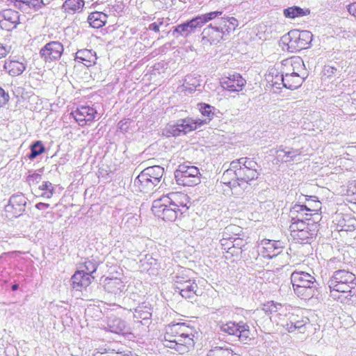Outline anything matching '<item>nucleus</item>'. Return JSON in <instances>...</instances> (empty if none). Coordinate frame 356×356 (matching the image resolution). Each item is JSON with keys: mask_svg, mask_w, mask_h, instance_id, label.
<instances>
[{"mask_svg": "<svg viewBox=\"0 0 356 356\" xmlns=\"http://www.w3.org/2000/svg\"><path fill=\"white\" fill-rule=\"evenodd\" d=\"M191 328L186 323L168 325L164 335V346L179 354L188 353L194 345Z\"/></svg>", "mask_w": 356, "mask_h": 356, "instance_id": "1", "label": "nucleus"}, {"mask_svg": "<svg viewBox=\"0 0 356 356\" xmlns=\"http://www.w3.org/2000/svg\"><path fill=\"white\" fill-rule=\"evenodd\" d=\"M294 293L301 299L309 300L318 293L315 277L304 271H294L291 275Z\"/></svg>", "mask_w": 356, "mask_h": 356, "instance_id": "2", "label": "nucleus"}, {"mask_svg": "<svg viewBox=\"0 0 356 356\" xmlns=\"http://www.w3.org/2000/svg\"><path fill=\"white\" fill-rule=\"evenodd\" d=\"M330 296L333 299H340L339 293H352L356 286V276L353 273L346 270H338L327 282Z\"/></svg>", "mask_w": 356, "mask_h": 356, "instance_id": "3", "label": "nucleus"}, {"mask_svg": "<svg viewBox=\"0 0 356 356\" xmlns=\"http://www.w3.org/2000/svg\"><path fill=\"white\" fill-rule=\"evenodd\" d=\"M164 174V168L153 165L145 168L135 179L134 187L136 191L147 193L160 183Z\"/></svg>", "mask_w": 356, "mask_h": 356, "instance_id": "4", "label": "nucleus"}, {"mask_svg": "<svg viewBox=\"0 0 356 356\" xmlns=\"http://www.w3.org/2000/svg\"><path fill=\"white\" fill-rule=\"evenodd\" d=\"M189 272V270H181L174 277V289L183 298L191 300L192 302L195 297L199 296V288L195 280L187 275V273Z\"/></svg>", "mask_w": 356, "mask_h": 356, "instance_id": "5", "label": "nucleus"}, {"mask_svg": "<svg viewBox=\"0 0 356 356\" xmlns=\"http://www.w3.org/2000/svg\"><path fill=\"white\" fill-rule=\"evenodd\" d=\"M312 37V33L309 31L293 29L283 35L281 40L286 45L288 51L296 52L309 47Z\"/></svg>", "mask_w": 356, "mask_h": 356, "instance_id": "6", "label": "nucleus"}, {"mask_svg": "<svg viewBox=\"0 0 356 356\" xmlns=\"http://www.w3.org/2000/svg\"><path fill=\"white\" fill-rule=\"evenodd\" d=\"M175 177L177 184L184 186H193L200 182L199 169L187 163H183L178 166L175 172Z\"/></svg>", "mask_w": 356, "mask_h": 356, "instance_id": "7", "label": "nucleus"}, {"mask_svg": "<svg viewBox=\"0 0 356 356\" xmlns=\"http://www.w3.org/2000/svg\"><path fill=\"white\" fill-rule=\"evenodd\" d=\"M238 166V180L242 184H250V181L255 180L259 177V165L252 159L242 157L237 159Z\"/></svg>", "mask_w": 356, "mask_h": 356, "instance_id": "8", "label": "nucleus"}, {"mask_svg": "<svg viewBox=\"0 0 356 356\" xmlns=\"http://www.w3.org/2000/svg\"><path fill=\"white\" fill-rule=\"evenodd\" d=\"M314 208H310L307 205H301L300 204H296L291 209L289 212V217L291 220L294 221H312L311 216H316V218H318V211L321 208V202L316 201L314 202Z\"/></svg>", "mask_w": 356, "mask_h": 356, "instance_id": "9", "label": "nucleus"}, {"mask_svg": "<svg viewBox=\"0 0 356 356\" xmlns=\"http://www.w3.org/2000/svg\"><path fill=\"white\" fill-rule=\"evenodd\" d=\"M220 330L229 335L236 336L243 343H247L250 338L249 326L243 322L235 323L229 321L220 325Z\"/></svg>", "mask_w": 356, "mask_h": 356, "instance_id": "10", "label": "nucleus"}, {"mask_svg": "<svg viewBox=\"0 0 356 356\" xmlns=\"http://www.w3.org/2000/svg\"><path fill=\"white\" fill-rule=\"evenodd\" d=\"M152 211L158 218L165 221H175L182 212L177 209H174L169 204H163L161 198L157 199L153 202Z\"/></svg>", "mask_w": 356, "mask_h": 356, "instance_id": "11", "label": "nucleus"}, {"mask_svg": "<svg viewBox=\"0 0 356 356\" xmlns=\"http://www.w3.org/2000/svg\"><path fill=\"white\" fill-rule=\"evenodd\" d=\"M27 199L22 194H16L10 197L8 204L5 206V215L11 219L20 216L25 211Z\"/></svg>", "mask_w": 356, "mask_h": 356, "instance_id": "12", "label": "nucleus"}, {"mask_svg": "<svg viewBox=\"0 0 356 356\" xmlns=\"http://www.w3.org/2000/svg\"><path fill=\"white\" fill-rule=\"evenodd\" d=\"M63 45L59 41L47 43L40 50V56L45 63L58 60L63 54Z\"/></svg>", "mask_w": 356, "mask_h": 356, "instance_id": "13", "label": "nucleus"}, {"mask_svg": "<svg viewBox=\"0 0 356 356\" xmlns=\"http://www.w3.org/2000/svg\"><path fill=\"white\" fill-rule=\"evenodd\" d=\"M284 319L280 318L277 324H281L288 332H293L298 330L300 332H304L305 325L309 323V319L303 316L290 314L286 323L283 322Z\"/></svg>", "mask_w": 356, "mask_h": 356, "instance_id": "14", "label": "nucleus"}, {"mask_svg": "<svg viewBox=\"0 0 356 356\" xmlns=\"http://www.w3.org/2000/svg\"><path fill=\"white\" fill-rule=\"evenodd\" d=\"M97 115V110L89 106H81L71 113V115L81 127L92 122Z\"/></svg>", "mask_w": 356, "mask_h": 356, "instance_id": "15", "label": "nucleus"}, {"mask_svg": "<svg viewBox=\"0 0 356 356\" xmlns=\"http://www.w3.org/2000/svg\"><path fill=\"white\" fill-rule=\"evenodd\" d=\"M161 198L163 204H169L174 209L181 211L182 209H187V204L189 203L188 197L186 194L180 192L170 193Z\"/></svg>", "mask_w": 356, "mask_h": 356, "instance_id": "16", "label": "nucleus"}, {"mask_svg": "<svg viewBox=\"0 0 356 356\" xmlns=\"http://www.w3.org/2000/svg\"><path fill=\"white\" fill-rule=\"evenodd\" d=\"M19 23V14L13 9H6L0 12V26L2 29L10 31Z\"/></svg>", "mask_w": 356, "mask_h": 356, "instance_id": "17", "label": "nucleus"}, {"mask_svg": "<svg viewBox=\"0 0 356 356\" xmlns=\"http://www.w3.org/2000/svg\"><path fill=\"white\" fill-rule=\"evenodd\" d=\"M282 73L285 75L304 74L305 70L304 62L300 57H293L282 62Z\"/></svg>", "mask_w": 356, "mask_h": 356, "instance_id": "18", "label": "nucleus"}, {"mask_svg": "<svg viewBox=\"0 0 356 356\" xmlns=\"http://www.w3.org/2000/svg\"><path fill=\"white\" fill-rule=\"evenodd\" d=\"M238 166L239 165L237 160L232 161L229 168L224 172L221 177V182L231 189L241 186V183L238 180Z\"/></svg>", "mask_w": 356, "mask_h": 356, "instance_id": "19", "label": "nucleus"}, {"mask_svg": "<svg viewBox=\"0 0 356 356\" xmlns=\"http://www.w3.org/2000/svg\"><path fill=\"white\" fill-rule=\"evenodd\" d=\"M220 83L222 87L227 90L230 92H240L245 85L246 81L240 74L235 73L223 78Z\"/></svg>", "mask_w": 356, "mask_h": 356, "instance_id": "20", "label": "nucleus"}, {"mask_svg": "<svg viewBox=\"0 0 356 356\" xmlns=\"http://www.w3.org/2000/svg\"><path fill=\"white\" fill-rule=\"evenodd\" d=\"M261 244L262 251L261 254L264 257L272 259L281 254L284 250L283 243L280 241H270L264 239L262 241Z\"/></svg>", "mask_w": 356, "mask_h": 356, "instance_id": "21", "label": "nucleus"}, {"mask_svg": "<svg viewBox=\"0 0 356 356\" xmlns=\"http://www.w3.org/2000/svg\"><path fill=\"white\" fill-rule=\"evenodd\" d=\"M200 27V26L198 21L196 17H194L191 20H188L174 27L172 35L177 38L179 37L186 38L190 34L195 33L196 29Z\"/></svg>", "mask_w": 356, "mask_h": 356, "instance_id": "22", "label": "nucleus"}, {"mask_svg": "<svg viewBox=\"0 0 356 356\" xmlns=\"http://www.w3.org/2000/svg\"><path fill=\"white\" fill-rule=\"evenodd\" d=\"M223 33L213 24L204 29L202 33V40L209 42L211 44L218 43L223 38Z\"/></svg>", "mask_w": 356, "mask_h": 356, "instance_id": "23", "label": "nucleus"}, {"mask_svg": "<svg viewBox=\"0 0 356 356\" xmlns=\"http://www.w3.org/2000/svg\"><path fill=\"white\" fill-rule=\"evenodd\" d=\"M93 279L89 275H85L84 270L76 271L71 278V286L73 289L81 291L82 289L86 288L91 283V280Z\"/></svg>", "mask_w": 356, "mask_h": 356, "instance_id": "24", "label": "nucleus"}, {"mask_svg": "<svg viewBox=\"0 0 356 356\" xmlns=\"http://www.w3.org/2000/svg\"><path fill=\"white\" fill-rule=\"evenodd\" d=\"M177 121L178 127L181 128L183 134L194 131L207 122L206 121H200V119H193L191 118L179 119Z\"/></svg>", "mask_w": 356, "mask_h": 356, "instance_id": "25", "label": "nucleus"}, {"mask_svg": "<svg viewBox=\"0 0 356 356\" xmlns=\"http://www.w3.org/2000/svg\"><path fill=\"white\" fill-rule=\"evenodd\" d=\"M235 229H239V227L235 225H229L225 227L222 234V238L220 240L222 248L232 255H238V252L233 250L232 248L230 241H232L233 236H229V233L234 232Z\"/></svg>", "mask_w": 356, "mask_h": 356, "instance_id": "26", "label": "nucleus"}, {"mask_svg": "<svg viewBox=\"0 0 356 356\" xmlns=\"http://www.w3.org/2000/svg\"><path fill=\"white\" fill-rule=\"evenodd\" d=\"M152 305L148 302H143L134 309V317L137 320L148 321L152 317Z\"/></svg>", "mask_w": 356, "mask_h": 356, "instance_id": "27", "label": "nucleus"}, {"mask_svg": "<svg viewBox=\"0 0 356 356\" xmlns=\"http://www.w3.org/2000/svg\"><path fill=\"white\" fill-rule=\"evenodd\" d=\"M96 54L90 49H83L77 51L75 55V60L84 63V65L90 66L95 63Z\"/></svg>", "mask_w": 356, "mask_h": 356, "instance_id": "28", "label": "nucleus"}, {"mask_svg": "<svg viewBox=\"0 0 356 356\" xmlns=\"http://www.w3.org/2000/svg\"><path fill=\"white\" fill-rule=\"evenodd\" d=\"M3 67L13 76L22 74L26 70V65L24 63L14 60H6Z\"/></svg>", "mask_w": 356, "mask_h": 356, "instance_id": "29", "label": "nucleus"}, {"mask_svg": "<svg viewBox=\"0 0 356 356\" xmlns=\"http://www.w3.org/2000/svg\"><path fill=\"white\" fill-rule=\"evenodd\" d=\"M84 5L83 0H65L62 6V9L65 13L73 15L81 13Z\"/></svg>", "mask_w": 356, "mask_h": 356, "instance_id": "30", "label": "nucleus"}, {"mask_svg": "<svg viewBox=\"0 0 356 356\" xmlns=\"http://www.w3.org/2000/svg\"><path fill=\"white\" fill-rule=\"evenodd\" d=\"M291 236L300 243H310V241L316 235V227H309L302 232L291 234Z\"/></svg>", "mask_w": 356, "mask_h": 356, "instance_id": "31", "label": "nucleus"}, {"mask_svg": "<svg viewBox=\"0 0 356 356\" xmlns=\"http://www.w3.org/2000/svg\"><path fill=\"white\" fill-rule=\"evenodd\" d=\"M107 18L104 13L96 11L89 15L88 22L92 28L99 29L106 24Z\"/></svg>", "mask_w": 356, "mask_h": 356, "instance_id": "32", "label": "nucleus"}, {"mask_svg": "<svg viewBox=\"0 0 356 356\" xmlns=\"http://www.w3.org/2000/svg\"><path fill=\"white\" fill-rule=\"evenodd\" d=\"M264 310L272 315L270 318L276 320V318H282L281 316L283 315L285 309L281 304L271 301L264 305ZM277 321H280V320Z\"/></svg>", "mask_w": 356, "mask_h": 356, "instance_id": "33", "label": "nucleus"}, {"mask_svg": "<svg viewBox=\"0 0 356 356\" xmlns=\"http://www.w3.org/2000/svg\"><path fill=\"white\" fill-rule=\"evenodd\" d=\"M124 284L122 281L117 277L106 280L104 288L106 291L111 293H120L124 289Z\"/></svg>", "mask_w": 356, "mask_h": 356, "instance_id": "34", "label": "nucleus"}, {"mask_svg": "<svg viewBox=\"0 0 356 356\" xmlns=\"http://www.w3.org/2000/svg\"><path fill=\"white\" fill-rule=\"evenodd\" d=\"M304 79V74L285 75L284 87L289 90L297 89L302 85Z\"/></svg>", "mask_w": 356, "mask_h": 356, "instance_id": "35", "label": "nucleus"}, {"mask_svg": "<svg viewBox=\"0 0 356 356\" xmlns=\"http://www.w3.org/2000/svg\"><path fill=\"white\" fill-rule=\"evenodd\" d=\"M317 220V218H314L312 220V222L310 221H294L291 220V225L289 226V229L291 231V234H293L295 232H302L303 230H305L306 229H308L311 227H317V225L315 224V221Z\"/></svg>", "mask_w": 356, "mask_h": 356, "instance_id": "36", "label": "nucleus"}, {"mask_svg": "<svg viewBox=\"0 0 356 356\" xmlns=\"http://www.w3.org/2000/svg\"><path fill=\"white\" fill-rule=\"evenodd\" d=\"M108 327L111 332L119 334L125 330L126 323L120 318L111 317L108 321Z\"/></svg>", "mask_w": 356, "mask_h": 356, "instance_id": "37", "label": "nucleus"}, {"mask_svg": "<svg viewBox=\"0 0 356 356\" xmlns=\"http://www.w3.org/2000/svg\"><path fill=\"white\" fill-rule=\"evenodd\" d=\"M300 154L299 149H290L289 150L284 149H279L277 151V158L282 162H291L296 159V157Z\"/></svg>", "mask_w": 356, "mask_h": 356, "instance_id": "38", "label": "nucleus"}, {"mask_svg": "<svg viewBox=\"0 0 356 356\" xmlns=\"http://www.w3.org/2000/svg\"><path fill=\"white\" fill-rule=\"evenodd\" d=\"M197 107L202 115L206 117L204 120L200 119V121H206L205 124H209L214 116L215 108L205 103L198 104Z\"/></svg>", "mask_w": 356, "mask_h": 356, "instance_id": "39", "label": "nucleus"}, {"mask_svg": "<svg viewBox=\"0 0 356 356\" xmlns=\"http://www.w3.org/2000/svg\"><path fill=\"white\" fill-rule=\"evenodd\" d=\"M309 10H303L298 6L289 7L284 10V15L287 18L294 19L309 14Z\"/></svg>", "mask_w": 356, "mask_h": 356, "instance_id": "40", "label": "nucleus"}, {"mask_svg": "<svg viewBox=\"0 0 356 356\" xmlns=\"http://www.w3.org/2000/svg\"><path fill=\"white\" fill-rule=\"evenodd\" d=\"M45 150L44 146L42 141L37 140L31 145V152L28 157L30 159H34L40 154H42Z\"/></svg>", "mask_w": 356, "mask_h": 356, "instance_id": "41", "label": "nucleus"}, {"mask_svg": "<svg viewBox=\"0 0 356 356\" xmlns=\"http://www.w3.org/2000/svg\"><path fill=\"white\" fill-rule=\"evenodd\" d=\"M39 190L42 191L40 196L43 198L49 199L54 193V186L50 181H43L39 186Z\"/></svg>", "mask_w": 356, "mask_h": 356, "instance_id": "42", "label": "nucleus"}, {"mask_svg": "<svg viewBox=\"0 0 356 356\" xmlns=\"http://www.w3.org/2000/svg\"><path fill=\"white\" fill-rule=\"evenodd\" d=\"M222 14V11H213L210 12L204 15H198L196 17L198 23L200 24V27H202L204 24L211 21L212 19H216L218 16H220Z\"/></svg>", "mask_w": 356, "mask_h": 356, "instance_id": "43", "label": "nucleus"}, {"mask_svg": "<svg viewBox=\"0 0 356 356\" xmlns=\"http://www.w3.org/2000/svg\"><path fill=\"white\" fill-rule=\"evenodd\" d=\"M207 356H233V351L228 348L216 346L209 351Z\"/></svg>", "mask_w": 356, "mask_h": 356, "instance_id": "44", "label": "nucleus"}, {"mask_svg": "<svg viewBox=\"0 0 356 356\" xmlns=\"http://www.w3.org/2000/svg\"><path fill=\"white\" fill-rule=\"evenodd\" d=\"M182 134L181 128L178 127V121L175 124H168L163 129V134L167 137H176Z\"/></svg>", "mask_w": 356, "mask_h": 356, "instance_id": "45", "label": "nucleus"}, {"mask_svg": "<svg viewBox=\"0 0 356 356\" xmlns=\"http://www.w3.org/2000/svg\"><path fill=\"white\" fill-rule=\"evenodd\" d=\"M18 1L28 6L34 10H38L45 5L43 0H18Z\"/></svg>", "mask_w": 356, "mask_h": 356, "instance_id": "46", "label": "nucleus"}, {"mask_svg": "<svg viewBox=\"0 0 356 356\" xmlns=\"http://www.w3.org/2000/svg\"><path fill=\"white\" fill-rule=\"evenodd\" d=\"M232 243V248L233 250L238 252V254L242 252L243 248L245 246L247 243L241 238L233 237Z\"/></svg>", "mask_w": 356, "mask_h": 356, "instance_id": "47", "label": "nucleus"}, {"mask_svg": "<svg viewBox=\"0 0 356 356\" xmlns=\"http://www.w3.org/2000/svg\"><path fill=\"white\" fill-rule=\"evenodd\" d=\"M348 92H341L340 95L341 100H343L344 102L351 103L352 104L356 105V103L355 102L356 99V92H353V93L350 94V92L352 90V89L348 88Z\"/></svg>", "mask_w": 356, "mask_h": 356, "instance_id": "48", "label": "nucleus"}, {"mask_svg": "<svg viewBox=\"0 0 356 356\" xmlns=\"http://www.w3.org/2000/svg\"><path fill=\"white\" fill-rule=\"evenodd\" d=\"M271 82L272 85L275 86L277 88H280L281 85L284 87V83L285 82L284 73H282L281 71V74L277 73L275 76H273Z\"/></svg>", "mask_w": 356, "mask_h": 356, "instance_id": "49", "label": "nucleus"}, {"mask_svg": "<svg viewBox=\"0 0 356 356\" xmlns=\"http://www.w3.org/2000/svg\"><path fill=\"white\" fill-rule=\"evenodd\" d=\"M42 179V175L39 173H32L26 177V182L30 186L38 184Z\"/></svg>", "mask_w": 356, "mask_h": 356, "instance_id": "50", "label": "nucleus"}, {"mask_svg": "<svg viewBox=\"0 0 356 356\" xmlns=\"http://www.w3.org/2000/svg\"><path fill=\"white\" fill-rule=\"evenodd\" d=\"M84 268L86 270L85 275L91 276V274L96 271L97 265L94 261H86L84 263Z\"/></svg>", "mask_w": 356, "mask_h": 356, "instance_id": "51", "label": "nucleus"}, {"mask_svg": "<svg viewBox=\"0 0 356 356\" xmlns=\"http://www.w3.org/2000/svg\"><path fill=\"white\" fill-rule=\"evenodd\" d=\"M213 25L222 32L224 35L225 33L227 32V18L222 17L216 21Z\"/></svg>", "mask_w": 356, "mask_h": 356, "instance_id": "52", "label": "nucleus"}, {"mask_svg": "<svg viewBox=\"0 0 356 356\" xmlns=\"http://www.w3.org/2000/svg\"><path fill=\"white\" fill-rule=\"evenodd\" d=\"M339 65L337 64L336 65H325L323 69L324 74L327 76H331L333 75L337 71H339Z\"/></svg>", "mask_w": 356, "mask_h": 356, "instance_id": "53", "label": "nucleus"}, {"mask_svg": "<svg viewBox=\"0 0 356 356\" xmlns=\"http://www.w3.org/2000/svg\"><path fill=\"white\" fill-rule=\"evenodd\" d=\"M227 32L229 33L231 31L235 30L236 27L238 26V20L233 17H227Z\"/></svg>", "mask_w": 356, "mask_h": 356, "instance_id": "54", "label": "nucleus"}, {"mask_svg": "<svg viewBox=\"0 0 356 356\" xmlns=\"http://www.w3.org/2000/svg\"><path fill=\"white\" fill-rule=\"evenodd\" d=\"M9 100V95L0 87V107L3 106Z\"/></svg>", "mask_w": 356, "mask_h": 356, "instance_id": "55", "label": "nucleus"}, {"mask_svg": "<svg viewBox=\"0 0 356 356\" xmlns=\"http://www.w3.org/2000/svg\"><path fill=\"white\" fill-rule=\"evenodd\" d=\"M11 50V46L0 42V58H5Z\"/></svg>", "mask_w": 356, "mask_h": 356, "instance_id": "56", "label": "nucleus"}, {"mask_svg": "<svg viewBox=\"0 0 356 356\" xmlns=\"http://www.w3.org/2000/svg\"><path fill=\"white\" fill-rule=\"evenodd\" d=\"M351 293H337V296H341L340 299H337V300H339L341 302L347 303L350 298H348V296H352L350 295Z\"/></svg>", "mask_w": 356, "mask_h": 356, "instance_id": "57", "label": "nucleus"}, {"mask_svg": "<svg viewBox=\"0 0 356 356\" xmlns=\"http://www.w3.org/2000/svg\"><path fill=\"white\" fill-rule=\"evenodd\" d=\"M128 123H129V120H121L118 122V128L122 131H127V130L129 127Z\"/></svg>", "mask_w": 356, "mask_h": 356, "instance_id": "58", "label": "nucleus"}, {"mask_svg": "<svg viewBox=\"0 0 356 356\" xmlns=\"http://www.w3.org/2000/svg\"><path fill=\"white\" fill-rule=\"evenodd\" d=\"M95 356H129V355H121L119 353L111 351V352H106L105 353H99V354L95 355Z\"/></svg>", "mask_w": 356, "mask_h": 356, "instance_id": "59", "label": "nucleus"}, {"mask_svg": "<svg viewBox=\"0 0 356 356\" xmlns=\"http://www.w3.org/2000/svg\"><path fill=\"white\" fill-rule=\"evenodd\" d=\"M348 10L350 15L356 17V2L349 4Z\"/></svg>", "mask_w": 356, "mask_h": 356, "instance_id": "60", "label": "nucleus"}, {"mask_svg": "<svg viewBox=\"0 0 356 356\" xmlns=\"http://www.w3.org/2000/svg\"><path fill=\"white\" fill-rule=\"evenodd\" d=\"M148 29L152 30L156 33H158L159 32V24H157V22L152 23L149 25Z\"/></svg>", "mask_w": 356, "mask_h": 356, "instance_id": "61", "label": "nucleus"}, {"mask_svg": "<svg viewBox=\"0 0 356 356\" xmlns=\"http://www.w3.org/2000/svg\"><path fill=\"white\" fill-rule=\"evenodd\" d=\"M35 207L39 210H42V209L49 208V204H47V203H43V202H39V203L36 204Z\"/></svg>", "mask_w": 356, "mask_h": 356, "instance_id": "62", "label": "nucleus"}, {"mask_svg": "<svg viewBox=\"0 0 356 356\" xmlns=\"http://www.w3.org/2000/svg\"><path fill=\"white\" fill-rule=\"evenodd\" d=\"M306 200H307V204H305V205H307L310 208H314V207H315L314 202L316 201H317L316 200H312V201H310L309 200L306 199Z\"/></svg>", "mask_w": 356, "mask_h": 356, "instance_id": "63", "label": "nucleus"}, {"mask_svg": "<svg viewBox=\"0 0 356 356\" xmlns=\"http://www.w3.org/2000/svg\"><path fill=\"white\" fill-rule=\"evenodd\" d=\"M164 19L163 18H159L157 20V24H159V27L161 26L163 24Z\"/></svg>", "mask_w": 356, "mask_h": 356, "instance_id": "64", "label": "nucleus"}]
</instances>
